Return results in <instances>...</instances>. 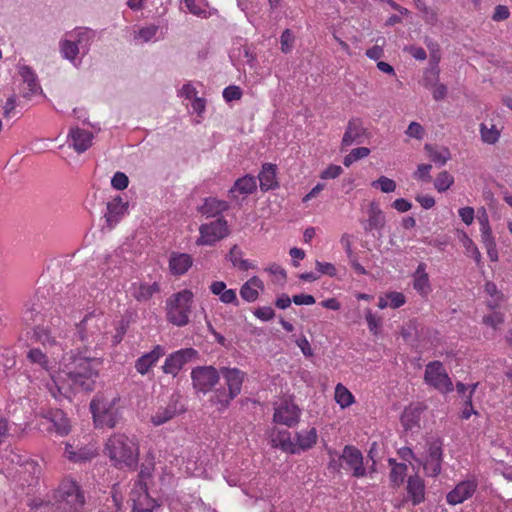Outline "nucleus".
I'll list each match as a JSON object with an SVG mask.
<instances>
[{
  "instance_id": "1",
  "label": "nucleus",
  "mask_w": 512,
  "mask_h": 512,
  "mask_svg": "<svg viewBox=\"0 0 512 512\" xmlns=\"http://www.w3.org/2000/svg\"><path fill=\"white\" fill-rule=\"evenodd\" d=\"M102 361L90 352L80 350L70 351L62 359L63 370L70 387L76 392H91L95 388Z\"/></svg>"
},
{
  "instance_id": "54",
  "label": "nucleus",
  "mask_w": 512,
  "mask_h": 512,
  "mask_svg": "<svg viewBox=\"0 0 512 512\" xmlns=\"http://www.w3.org/2000/svg\"><path fill=\"white\" fill-rule=\"evenodd\" d=\"M122 508L121 498L117 494H112L111 498H108L99 510V512H120Z\"/></svg>"
},
{
  "instance_id": "64",
  "label": "nucleus",
  "mask_w": 512,
  "mask_h": 512,
  "mask_svg": "<svg viewBox=\"0 0 512 512\" xmlns=\"http://www.w3.org/2000/svg\"><path fill=\"white\" fill-rule=\"evenodd\" d=\"M343 169L339 165L331 164L324 171L321 172V179H334L340 176Z\"/></svg>"
},
{
  "instance_id": "13",
  "label": "nucleus",
  "mask_w": 512,
  "mask_h": 512,
  "mask_svg": "<svg viewBox=\"0 0 512 512\" xmlns=\"http://www.w3.org/2000/svg\"><path fill=\"white\" fill-rule=\"evenodd\" d=\"M198 356V351L194 348L180 349L170 354L163 365V371L166 374L176 376L183 366Z\"/></svg>"
},
{
  "instance_id": "10",
  "label": "nucleus",
  "mask_w": 512,
  "mask_h": 512,
  "mask_svg": "<svg viewBox=\"0 0 512 512\" xmlns=\"http://www.w3.org/2000/svg\"><path fill=\"white\" fill-rule=\"evenodd\" d=\"M132 512H154L161 504L148 492L147 483L136 481L131 491Z\"/></svg>"
},
{
  "instance_id": "41",
  "label": "nucleus",
  "mask_w": 512,
  "mask_h": 512,
  "mask_svg": "<svg viewBox=\"0 0 512 512\" xmlns=\"http://www.w3.org/2000/svg\"><path fill=\"white\" fill-rule=\"evenodd\" d=\"M242 251L238 245H233L227 255V259L231 261L233 266H238L240 270L247 271L252 268V265L247 260L242 259Z\"/></svg>"
},
{
  "instance_id": "8",
  "label": "nucleus",
  "mask_w": 512,
  "mask_h": 512,
  "mask_svg": "<svg viewBox=\"0 0 512 512\" xmlns=\"http://www.w3.org/2000/svg\"><path fill=\"white\" fill-rule=\"evenodd\" d=\"M220 375L221 369L214 366H196L191 371L192 386L197 393L206 395L218 384Z\"/></svg>"
},
{
  "instance_id": "7",
  "label": "nucleus",
  "mask_w": 512,
  "mask_h": 512,
  "mask_svg": "<svg viewBox=\"0 0 512 512\" xmlns=\"http://www.w3.org/2000/svg\"><path fill=\"white\" fill-rule=\"evenodd\" d=\"M119 397L107 399L104 396L96 395L90 402V410L94 423L97 427L114 428L121 419V412L117 407Z\"/></svg>"
},
{
  "instance_id": "45",
  "label": "nucleus",
  "mask_w": 512,
  "mask_h": 512,
  "mask_svg": "<svg viewBox=\"0 0 512 512\" xmlns=\"http://www.w3.org/2000/svg\"><path fill=\"white\" fill-rule=\"evenodd\" d=\"M335 400L342 408H345L353 403L354 397L346 387L339 383L335 388Z\"/></svg>"
},
{
  "instance_id": "36",
  "label": "nucleus",
  "mask_w": 512,
  "mask_h": 512,
  "mask_svg": "<svg viewBox=\"0 0 512 512\" xmlns=\"http://www.w3.org/2000/svg\"><path fill=\"white\" fill-rule=\"evenodd\" d=\"M228 208L229 205L226 201L210 197L205 199V202L199 208V211L207 217H213L228 210Z\"/></svg>"
},
{
  "instance_id": "43",
  "label": "nucleus",
  "mask_w": 512,
  "mask_h": 512,
  "mask_svg": "<svg viewBox=\"0 0 512 512\" xmlns=\"http://www.w3.org/2000/svg\"><path fill=\"white\" fill-rule=\"evenodd\" d=\"M407 469L408 467L405 463L399 464L395 468H391L389 479L393 488H399L404 483L407 475Z\"/></svg>"
},
{
  "instance_id": "35",
  "label": "nucleus",
  "mask_w": 512,
  "mask_h": 512,
  "mask_svg": "<svg viewBox=\"0 0 512 512\" xmlns=\"http://www.w3.org/2000/svg\"><path fill=\"white\" fill-rule=\"evenodd\" d=\"M257 189L256 179L251 175H245L237 179L233 187L229 190L231 197H235L234 193L239 192L240 194H252Z\"/></svg>"
},
{
  "instance_id": "51",
  "label": "nucleus",
  "mask_w": 512,
  "mask_h": 512,
  "mask_svg": "<svg viewBox=\"0 0 512 512\" xmlns=\"http://www.w3.org/2000/svg\"><path fill=\"white\" fill-rule=\"evenodd\" d=\"M424 43L426 44L429 52H430V63L429 65H436L438 66V63L440 61L441 55H440V47L439 44L434 41L433 39L429 37H425Z\"/></svg>"
},
{
  "instance_id": "4",
  "label": "nucleus",
  "mask_w": 512,
  "mask_h": 512,
  "mask_svg": "<svg viewBox=\"0 0 512 512\" xmlns=\"http://www.w3.org/2000/svg\"><path fill=\"white\" fill-rule=\"evenodd\" d=\"M103 313L93 310L76 324L73 343L79 344L80 350H96L102 338Z\"/></svg>"
},
{
  "instance_id": "32",
  "label": "nucleus",
  "mask_w": 512,
  "mask_h": 512,
  "mask_svg": "<svg viewBox=\"0 0 512 512\" xmlns=\"http://www.w3.org/2000/svg\"><path fill=\"white\" fill-rule=\"evenodd\" d=\"M65 456L72 462L83 463L94 457V452L88 447L76 448L67 443L64 451Z\"/></svg>"
},
{
  "instance_id": "28",
  "label": "nucleus",
  "mask_w": 512,
  "mask_h": 512,
  "mask_svg": "<svg viewBox=\"0 0 512 512\" xmlns=\"http://www.w3.org/2000/svg\"><path fill=\"white\" fill-rule=\"evenodd\" d=\"M272 447L280 448L283 452L289 454L298 453L294 440L291 439V433L288 430H278L271 439Z\"/></svg>"
},
{
  "instance_id": "25",
  "label": "nucleus",
  "mask_w": 512,
  "mask_h": 512,
  "mask_svg": "<svg viewBox=\"0 0 512 512\" xmlns=\"http://www.w3.org/2000/svg\"><path fill=\"white\" fill-rule=\"evenodd\" d=\"M45 418L48 419L53 429L60 436H65L70 431L69 420L66 417L65 413L61 409H53L49 410L45 415Z\"/></svg>"
},
{
  "instance_id": "46",
  "label": "nucleus",
  "mask_w": 512,
  "mask_h": 512,
  "mask_svg": "<svg viewBox=\"0 0 512 512\" xmlns=\"http://www.w3.org/2000/svg\"><path fill=\"white\" fill-rule=\"evenodd\" d=\"M159 291V286L157 283L153 284H141L138 290L134 293V297L138 301H147L149 300L156 292Z\"/></svg>"
},
{
  "instance_id": "62",
  "label": "nucleus",
  "mask_w": 512,
  "mask_h": 512,
  "mask_svg": "<svg viewBox=\"0 0 512 512\" xmlns=\"http://www.w3.org/2000/svg\"><path fill=\"white\" fill-rule=\"evenodd\" d=\"M386 298L389 300V306L394 309L401 307L406 302L405 296L401 292H390L386 295Z\"/></svg>"
},
{
  "instance_id": "23",
  "label": "nucleus",
  "mask_w": 512,
  "mask_h": 512,
  "mask_svg": "<svg viewBox=\"0 0 512 512\" xmlns=\"http://www.w3.org/2000/svg\"><path fill=\"white\" fill-rule=\"evenodd\" d=\"M164 354L163 348L159 345L141 357L135 362V368L141 375H145L151 367H153L159 358Z\"/></svg>"
},
{
  "instance_id": "12",
  "label": "nucleus",
  "mask_w": 512,
  "mask_h": 512,
  "mask_svg": "<svg viewBox=\"0 0 512 512\" xmlns=\"http://www.w3.org/2000/svg\"><path fill=\"white\" fill-rule=\"evenodd\" d=\"M301 409L291 398H284L274 409L273 421L287 427H294L300 421Z\"/></svg>"
},
{
  "instance_id": "6",
  "label": "nucleus",
  "mask_w": 512,
  "mask_h": 512,
  "mask_svg": "<svg viewBox=\"0 0 512 512\" xmlns=\"http://www.w3.org/2000/svg\"><path fill=\"white\" fill-rule=\"evenodd\" d=\"M193 303V293L184 289L172 294L166 300V320L177 326L184 327L189 323Z\"/></svg>"
},
{
  "instance_id": "19",
  "label": "nucleus",
  "mask_w": 512,
  "mask_h": 512,
  "mask_svg": "<svg viewBox=\"0 0 512 512\" xmlns=\"http://www.w3.org/2000/svg\"><path fill=\"white\" fill-rule=\"evenodd\" d=\"M128 202L124 201L120 196L115 197L107 203V212L105 219L107 226L112 229L127 213Z\"/></svg>"
},
{
  "instance_id": "60",
  "label": "nucleus",
  "mask_w": 512,
  "mask_h": 512,
  "mask_svg": "<svg viewBox=\"0 0 512 512\" xmlns=\"http://www.w3.org/2000/svg\"><path fill=\"white\" fill-rule=\"evenodd\" d=\"M253 314L262 321H270L275 317V311L270 306L258 307Z\"/></svg>"
},
{
  "instance_id": "38",
  "label": "nucleus",
  "mask_w": 512,
  "mask_h": 512,
  "mask_svg": "<svg viewBox=\"0 0 512 512\" xmlns=\"http://www.w3.org/2000/svg\"><path fill=\"white\" fill-rule=\"evenodd\" d=\"M9 459L12 463L24 467L25 471L31 475H35L40 472L39 465L37 464V462L30 459L26 455H22L14 451H11Z\"/></svg>"
},
{
  "instance_id": "52",
  "label": "nucleus",
  "mask_w": 512,
  "mask_h": 512,
  "mask_svg": "<svg viewBox=\"0 0 512 512\" xmlns=\"http://www.w3.org/2000/svg\"><path fill=\"white\" fill-rule=\"evenodd\" d=\"M27 358L35 364L40 365L43 369L48 370L47 356L38 348L30 349L27 353Z\"/></svg>"
},
{
  "instance_id": "49",
  "label": "nucleus",
  "mask_w": 512,
  "mask_h": 512,
  "mask_svg": "<svg viewBox=\"0 0 512 512\" xmlns=\"http://www.w3.org/2000/svg\"><path fill=\"white\" fill-rule=\"evenodd\" d=\"M480 132L483 142L487 144L496 143L500 137V133L495 126L488 128L485 124L482 123L480 125Z\"/></svg>"
},
{
  "instance_id": "29",
  "label": "nucleus",
  "mask_w": 512,
  "mask_h": 512,
  "mask_svg": "<svg viewBox=\"0 0 512 512\" xmlns=\"http://www.w3.org/2000/svg\"><path fill=\"white\" fill-rule=\"evenodd\" d=\"M258 289L263 290L264 283L257 276H253L241 286L240 296L247 302H254L259 297Z\"/></svg>"
},
{
  "instance_id": "31",
  "label": "nucleus",
  "mask_w": 512,
  "mask_h": 512,
  "mask_svg": "<svg viewBox=\"0 0 512 512\" xmlns=\"http://www.w3.org/2000/svg\"><path fill=\"white\" fill-rule=\"evenodd\" d=\"M423 408L420 405L409 406L401 415V423L406 431L419 427L420 415Z\"/></svg>"
},
{
  "instance_id": "24",
  "label": "nucleus",
  "mask_w": 512,
  "mask_h": 512,
  "mask_svg": "<svg viewBox=\"0 0 512 512\" xmlns=\"http://www.w3.org/2000/svg\"><path fill=\"white\" fill-rule=\"evenodd\" d=\"M276 170L277 167L272 163H265L262 166V169L258 175V179L260 182V189L263 192L273 190L278 187V182L276 180Z\"/></svg>"
},
{
  "instance_id": "61",
  "label": "nucleus",
  "mask_w": 512,
  "mask_h": 512,
  "mask_svg": "<svg viewBox=\"0 0 512 512\" xmlns=\"http://www.w3.org/2000/svg\"><path fill=\"white\" fill-rule=\"evenodd\" d=\"M483 323L492 328H497L498 325L504 322V315L501 312H494L483 317Z\"/></svg>"
},
{
  "instance_id": "18",
  "label": "nucleus",
  "mask_w": 512,
  "mask_h": 512,
  "mask_svg": "<svg viewBox=\"0 0 512 512\" xmlns=\"http://www.w3.org/2000/svg\"><path fill=\"white\" fill-rule=\"evenodd\" d=\"M407 498L413 506H417L425 501V482L416 472L407 479Z\"/></svg>"
},
{
  "instance_id": "33",
  "label": "nucleus",
  "mask_w": 512,
  "mask_h": 512,
  "mask_svg": "<svg viewBox=\"0 0 512 512\" xmlns=\"http://www.w3.org/2000/svg\"><path fill=\"white\" fill-rule=\"evenodd\" d=\"M413 287L422 295H426L431 291L429 276L426 273V264L420 263L413 275Z\"/></svg>"
},
{
  "instance_id": "57",
  "label": "nucleus",
  "mask_w": 512,
  "mask_h": 512,
  "mask_svg": "<svg viewBox=\"0 0 512 512\" xmlns=\"http://www.w3.org/2000/svg\"><path fill=\"white\" fill-rule=\"evenodd\" d=\"M128 176L123 172H116L111 179V185L116 190H124L128 187Z\"/></svg>"
},
{
  "instance_id": "59",
  "label": "nucleus",
  "mask_w": 512,
  "mask_h": 512,
  "mask_svg": "<svg viewBox=\"0 0 512 512\" xmlns=\"http://www.w3.org/2000/svg\"><path fill=\"white\" fill-rule=\"evenodd\" d=\"M471 393H468L464 398V409L462 410L460 417L467 420L471 415H478V411L473 408Z\"/></svg>"
},
{
  "instance_id": "11",
  "label": "nucleus",
  "mask_w": 512,
  "mask_h": 512,
  "mask_svg": "<svg viewBox=\"0 0 512 512\" xmlns=\"http://www.w3.org/2000/svg\"><path fill=\"white\" fill-rule=\"evenodd\" d=\"M199 232L200 238L197 240V244L211 246L228 236L229 228L224 217H219L210 223L202 224Z\"/></svg>"
},
{
  "instance_id": "56",
  "label": "nucleus",
  "mask_w": 512,
  "mask_h": 512,
  "mask_svg": "<svg viewBox=\"0 0 512 512\" xmlns=\"http://www.w3.org/2000/svg\"><path fill=\"white\" fill-rule=\"evenodd\" d=\"M294 34L290 29H285L280 37L281 51L285 54L291 52L294 44Z\"/></svg>"
},
{
  "instance_id": "50",
  "label": "nucleus",
  "mask_w": 512,
  "mask_h": 512,
  "mask_svg": "<svg viewBox=\"0 0 512 512\" xmlns=\"http://www.w3.org/2000/svg\"><path fill=\"white\" fill-rule=\"evenodd\" d=\"M418 464L423 465L428 476L436 477L441 472L442 461L440 460L426 459L425 461H422L419 459Z\"/></svg>"
},
{
  "instance_id": "58",
  "label": "nucleus",
  "mask_w": 512,
  "mask_h": 512,
  "mask_svg": "<svg viewBox=\"0 0 512 512\" xmlns=\"http://www.w3.org/2000/svg\"><path fill=\"white\" fill-rule=\"evenodd\" d=\"M242 97V90L239 86L230 85L223 90V98L226 102L239 100Z\"/></svg>"
},
{
  "instance_id": "55",
  "label": "nucleus",
  "mask_w": 512,
  "mask_h": 512,
  "mask_svg": "<svg viewBox=\"0 0 512 512\" xmlns=\"http://www.w3.org/2000/svg\"><path fill=\"white\" fill-rule=\"evenodd\" d=\"M442 441L440 439H434L428 442V457L427 459L440 460L442 461Z\"/></svg>"
},
{
  "instance_id": "63",
  "label": "nucleus",
  "mask_w": 512,
  "mask_h": 512,
  "mask_svg": "<svg viewBox=\"0 0 512 512\" xmlns=\"http://www.w3.org/2000/svg\"><path fill=\"white\" fill-rule=\"evenodd\" d=\"M366 321L369 327V330L373 334H377L379 331V328L381 326V320L378 318L375 314L372 313L371 310H367L366 312Z\"/></svg>"
},
{
  "instance_id": "14",
  "label": "nucleus",
  "mask_w": 512,
  "mask_h": 512,
  "mask_svg": "<svg viewBox=\"0 0 512 512\" xmlns=\"http://www.w3.org/2000/svg\"><path fill=\"white\" fill-rule=\"evenodd\" d=\"M346 469L352 470V476L355 478H362L366 476V468L363 463L362 452L355 446L346 445L340 455Z\"/></svg>"
},
{
  "instance_id": "9",
  "label": "nucleus",
  "mask_w": 512,
  "mask_h": 512,
  "mask_svg": "<svg viewBox=\"0 0 512 512\" xmlns=\"http://www.w3.org/2000/svg\"><path fill=\"white\" fill-rule=\"evenodd\" d=\"M424 380L441 393H449L454 389L453 383L440 361H432L426 366Z\"/></svg>"
},
{
  "instance_id": "34",
  "label": "nucleus",
  "mask_w": 512,
  "mask_h": 512,
  "mask_svg": "<svg viewBox=\"0 0 512 512\" xmlns=\"http://www.w3.org/2000/svg\"><path fill=\"white\" fill-rule=\"evenodd\" d=\"M316 441L317 431L314 427L300 432H296L295 434L294 443L296 444L298 452L300 450L306 451L311 449L316 444Z\"/></svg>"
},
{
  "instance_id": "37",
  "label": "nucleus",
  "mask_w": 512,
  "mask_h": 512,
  "mask_svg": "<svg viewBox=\"0 0 512 512\" xmlns=\"http://www.w3.org/2000/svg\"><path fill=\"white\" fill-rule=\"evenodd\" d=\"M69 35L74 38L73 41L78 44V47L83 53H87L95 36V32L88 28H80L75 32H71Z\"/></svg>"
},
{
  "instance_id": "53",
  "label": "nucleus",
  "mask_w": 512,
  "mask_h": 512,
  "mask_svg": "<svg viewBox=\"0 0 512 512\" xmlns=\"http://www.w3.org/2000/svg\"><path fill=\"white\" fill-rule=\"evenodd\" d=\"M371 185L372 187H379L384 193H390L396 189V182L386 176H380L377 180L373 181Z\"/></svg>"
},
{
  "instance_id": "21",
  "label": "nucleus",
  "mask_w": 512,
  "mask_h": 512,
  "mask_svg": "<svg viewBox=\"0 0 512 512\" xmlns=\"http://www.w3.org/2000/svg\"><path fill=\"white\" fill-rule=\"evenodd\" d=\"M385 222V215L380 209L379 204L375 201H372L368 208V219L363 223L365 232L380 230L384 227Z\"/></svg>"
},
{
  "instance_id": "3",
  "label": "nucleus",
  "mask_w": 512,
  "mask_h": 512,
  "mask_svg": "<svg viewBox=\"0 0 512 512\" xmlns=\"http://www.w3.org/2000/svg\"><path fill=\"white\" fill-rule=\"evenodd\" d=\"M104 453L117 469L135 470L138 466V446L125 434L117 433L110 436Z\"/></svg>"
},
{
  "instance_id": "48",
  "label": "nucleus",
  "mask_w": 512,
  "mask_h": 512,
  "mask_svg": "<svg viewBox=\"0 0 512 512\" xmlns=\"http://www.w3.org/2000/svg\"><path fill=\"white\" fill-rule=\"evenodd\" d=\"M417 8L424 14L423 18L427 24L434 25L438 21L437 13L434 9L428 7L424 0L414 1Z\"/></svg>"
},
{
  "instance_id": "17",
  "label": "nucleus",
  "mask_w": 512,
  "mask_h": 512,
  "mask_svg": "<svg viewBox=\"0 0 512 512\" xmlns=\"http://www.w3.org/2000/svg\"><path fill=\"white\" fill-rule=\"evenodd\" d=\"M184 411V406L179 403L178 398H174L173 396L166 407H160L156 413L151 416V422L155 426H160L171 420L175 415L183 413Z\"/></svg>"
},
{
  "instance_id": "16",
  "label": "nucleus",
  "mask_w": 512,
  "mask_h": 512,
  "mask_svg": "<svg viewBox=\"0 0 512 512\" xmlns=\"http://www.w3.org/2000/svg\"><path fill=\"white\" fill-rule=\"evenodd\" d=\"M365 136L366 129L363 127L362 121L358 118L349 120L341 141V150L343 151L353 144H362Z\"/></svg>"
},
{
  "instance_id": "30",
  "label": "nucleus",
  "mask_w": 512,
  "mask_h": 512,
  "mask_svg": "<svg viewBox=\"0 0 512 512\" xmlns=\"http://www.w3.org/2000/svg\"><path fill=\"white\" fill-rule=\"evenodd\" d=\"M19 74L24 83L27 84L28 92L23 94L24 97H29L32 94H36L41 91V87L38 83V77L31 67L22 65L19 67Z\"/></svg>"
},
{
  "instance_id": "44",
  "label": "nucleus",
  "mask_w": 512,
  "mask_h": 512,
  "mask_svg": "<svg viewBox=\"0 0 512 512\" xmlns=\"http://www.w3.org/2000/svg\"><path fill=\"white\" fill-rule=\"evenodd\" d=\"M439 73L440 69L438 66L429 65V67L426 68L424 71L422 85L427 89L436 86V84H438L439 81Z\"/></svg>"
},
{
  "instance_id": "39",
  "label": "nucleus",
  "mask_w": 512,
  "mask_h": 512,
  "mask_svg": "<svg viewBox=\"0 0 512 512\" xmlns=\"http://www.w3.org/2000/svg\"><path fill=\"white\" fill-rule=\"evenodd\" d=\"M481 232V242L487 250L488 257L490 261L496 262L498 261V250L496 247L495 238L492 235V229L480 230Z\"/></svg>"
},
{
  "instance_id": "26",
  "label": "nucleus",
  "mask_w": 512,
  "mask_h": 512,
  "mask_svg": "<svg viewBox=\"0 0 512 512\" xmlns=\"http://www.w3.org/2000/svg\"><path fill=\"white\" fill-rule=\"evenodd\" d=\"M69 135L76 152L83 153L91 146L93 134L90 131L76 127Z\"/></svg>"
},
{
  "instance_id": "42",
  "label": "nucleus",
  "mask_w": 512,
  "mask_h": 512,
  "mask_svg": "<svg viewBox=\"0 0 512 512\" xmlns=\"http://www.w3.org/2000/svg\"><path fill=\"white\" fill-rule=\"evenodd\" d=\"M80 50L78 44L73 40L64 39L60 42V52L62 56L69 61H74Z\"/></svg>"
},
{
  "instance_id": "2",
  "label": "nucleus",
  "mask_w": 512,
  "mask_h": 512,
  "mask_svg": "<svg viewBox=\"0 0 512 512\" xmlns=\"http://www.w3.org/2000/svg\"><path fill=\"white\" fill-rule=\"evenodd\" d=\"M47 503L51 504V512H84L86 499L84 491L76 481L64 479L48 495Z\"/></svg>"
},
{
  "instance_id": "5",
  "label": "nucleus",
  "mask_w": 512,
  "mask_h": 512,
  "mask_svg": "<svg viewBox=\"0 0 512 512\" xmlns=\"http://www.w3.org/2000/svg\"><path fill=\"white\" fill-rule=\"evenodd\" d=\"M221 375L227 388L220 387L213 390L209 399L212 405L217 406L219 412L226 410L231 401L241 393L246 374L238 368L221 367Z\"/></svg>"
},
{
  "instance_id": "27",
  "label": "nucleus",
  "mask_w": 512,
  "mask_h": 512,
  "mask_svg": "<svg viewBox=\"0 0 512 512\" xmlns=\"http://www.w3.org/2000/svg\"><path fill=\"white\" fill-rule=\"evenodd\" d=\"M193 260L186 253H172L169 260V268L173 275L180 276L185 274L192 266Z\"/></svg>"
},
{
  "instance_id": "15",
  "label": "nucleus",
  "mask_w": 512,
  "mask_h": 512,
  "mask_svg": "<svg viewBox=\"0 0 512 512\" xmlns=\"http://www.w3.org/2000/svg\"><path fill=\"white\" fill-rule=\"evenodd\" d=\"M50 326L37 325L33 329V336L36 341L42 343L44 346H53L58 344L57 338H62V330L60 325L62 320L60 317L52 318Z\"/></svg>"
},
{
  "instance_id": "20",
  "label": "nucleus",
  "mask_w": 512,
  "mask_h": 512,
  "mask_svg": "<svg viewBox=\"0 0 512 512\" xmlns=\"http://www.w3.org/2000/svg\"><path fill=\"white\" fill-rule=\"evenodd\" d=\"M476 488L477 484L474 481H462L447 494L446 500L451 505L463 503L474 494Z\"/></svg>"
},
{
  "instance_id": "22",
  "label": "nucleus",
  "mask_w": 512,
  "mask_h": 512,
  "mask_svg": "<svg viewBox=\"0 0 512 512\" xmlns=\"http://www.w3.org/2000/svg\"><path fill=\"white\" fill-rule=\"evenodd\" d=\"M209 289L213 295L219 296V300L224 304H233L239 306V300L234 289H227L223 281H213Z\"/></svg>"
},
{
  "instance_id": "47",
  "label": "nucleus",
  "mask_w": 512,
  "mask_h": 512,
  "mask_svg": "<svg viewBox=\"0 0 512 512\" xmlns=\"http://www.w3.org/2000/svg\"><path fill=\"white\" fill-rule=\"evenodd\" d=\"M454 183V178L447 171H442L438 174L434 181V187L438 192H445Z\"/></svg>"
},
{
  "instance_id": "40",
  "label": "nucleus",
  "mask_w": 512,
  "mask_h": 512,
  "mask_svg": "<svg viewBox=\"0 0 512 512\" xmlns=\"http://www.w3.org/2000/svg\"><path fill=\"white\" fill-rule=\"evenodd\" d=\"M425 150L428 153L429 158L436 164L443 166L451 158V154L448 148L441 147L440 149L432 146L431 144H425Z\"/></svg>"
}]
</instances>
